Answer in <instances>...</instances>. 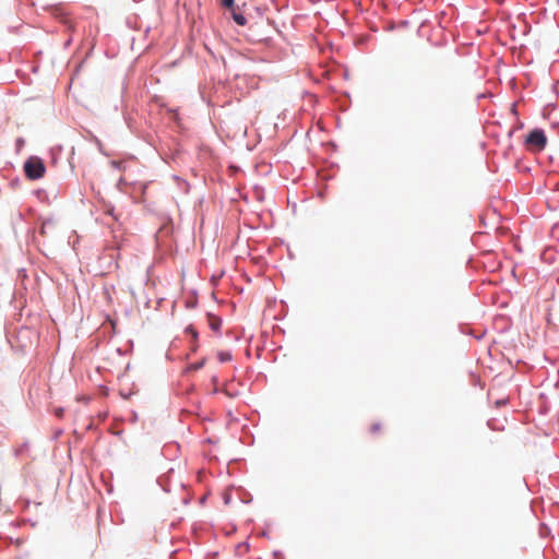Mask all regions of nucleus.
Instances as JSON below:
<instances>
[{
    "label": "nucleus",
    "instance_id": "f257e3e1",
    "mask_svg": "<svg viewBox=\"0 0 559 559\" xmlns=\"http://www.w3.org/2000/svg\"><path fill=\"white\" fill-rule=\"evenodd\" d=\"M525 144L530 151L540 152L546 147L547 138L543 130L534 129L527 134Z\"/></svg>",
    "mask_w": 559,
    "mask_h": 559
},
{
    "label": "nucleus",
    "instance_id": "f03ea898",
    "mask_svg": "<svg viewBox=\"0 0 559 559\" xmlns=\"http://www.w3.org/2000/svg\"><path fill=\"white\" fill-rule=\"evenodd\" d=\"M24 170L27 178L32 180L44 177L46 167L43 160L38 157H31L24 164Z\"/></svg>",
    "mask_w": 559,
    "mask_h": 559
},
{
    "label": "nucleus",
    "instance_id": "7ed1b4c3",
    "mask_svg": "<svg viewBox=\"0 0 559 559\" xmlns=\"http://www.w3.org/2000/svg\"><path fill=\"white\" fill-rule=\"evenodd\" d=\"M235 22L238 24V25H245L247 23V20L246 17L242 15V14H236L234 13L233 15Z\"/></svg>",
    "mask_w": 559,
    "mask_h": 559
},
{
    "label": "nucleus",
    "instance_id": "20e7f679",
    "mask_svg": "<svg viewBox=\"0 0 559 559\" xmlns=\"http://www.w3.org/2000/svg\"><path fill=\"white\" fill-rule=\"evenodd\" d=\"M218 359L222 361V362H225V361H228L231 359V355L230 353L228 352H219L218 353Z\"/></svg>",
    "mask_w": 559,
    "mask_h": 559
},
{
    "label": "nucleus",
    "instance_id": "39448f33",
    "mask_svg": "<svg viewBox=\"0 0 559 559\" xmlns=\"http://www.w3.org/2000/svg\"><path fill=\"white\" fill-rule=\"evenodd\" d=\"M380 430H381V425H380L379 423L372 424V425L370 426V431H371L372 433H377V432H379Z\"/></svg>",
    "mask_w": 559,
    "mask_h": 559
},
{
    "label": "nucleus",
    "instance_id": "423d86ee",
    "mask_svg": "<svg viewBox=\"0 0 559 559\" xmlns=\"http://www.w3.org/2000/svg\"><path fill=\"white\" fill-rule=\"evenodd\" d=\"M223 5L226 8H231L234 5V0H223Z\"/></svg>",
    "mask_w": 559,
    "mask_h": 559
},
{
    "label": "nucleus",
    "instance_id": "0eeeda50",
    "mask_svg": "<svg viewBox=\"0 0 559 559\" xmlns=\"http://www.w3.org/2000/svg\"><path fill=\"white\" fill-rule=\"evenodd\" d=\"M549 251H550V248L545 249V250L543 251V253H542V258H543V259H547L546 254H547Z\"/></svg>",
    "mask_w": 559,
    "mask_h": 559
},
{
    "label": "nucleus",
    "instance_id": "6e6552de",
    "mask_svg": "<svg viewBox=\"0 0 559 559\" xmlns=\"http://www.w3.org/2000/svg\"><path fill=\"white\" fill-rule=\"evenodd\" d=\"M203 366V362H198L192 366L193 369H199Z\"/></svg>",
    "mask_w": 559,
    "mask_h": 559
},
{
    "label": "nucleus",
    "instance_id": "1a4fd4ad",
    "mask_svg": "<svg viewBox=\"0 0 559 559\" xmlns=\"http://www.w3.org/2000/svg\"><path fill=\"white\" fill-rule=\"evenodd\" d=\"M555 230H556V231H559V226H557V227L555 228Z\"/></svg>",
    "mask_w": 559,
    "mask_h": 559
}]
</instances>
